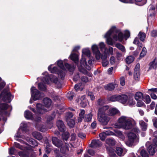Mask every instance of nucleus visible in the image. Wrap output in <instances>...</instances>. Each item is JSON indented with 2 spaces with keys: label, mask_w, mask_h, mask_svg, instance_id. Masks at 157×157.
Masks as SVG:
<instances>
[{
  "label": "nucleus",
  "mask_w": 157,
  "mask_h": 157,
  "mask_svg": "<svg viewBox=\"0 0 157 157\" xmlns=\"http://www.w3.org/2000/svg\"><path fill=\"white\" fill-rule=\"evenodd\" d=\"M106 38L107 43L109 45H113L117 40L121 41L123 39V35L120 30L113 26L106 33L104 36Z\"/></svg>",
  "instance_id": "1"
},
{
  "label": "nucleus",
  "mask_w": 157,
  "mask_h": 157,
  "mask_svg": "<svg viewBox=\"0 0 157 157\" xmlns=\"http://www.w3.org/2000/svg\"><path fill=\"white\" fill-rule=\"evenodd\" d=\"M109 109V106L106 105L99 108L98 110L97 119L98 121L102 125H107L110 120V118L107 115Z\"/></svg>",
  "instance_id": "2"
},
{
  "label": "nucleus",
  "mask_w": 157,
  "mask_h": 157,
  "mask_svg": "<svg viewBox=\"0 0 157 157\" xmlns=\"http://www.w3.org/2000/svg\"><path fill=\"white\" fill-rule=\"evenodd\" d=\"M134 122L133 119L125 116H122L118 119V123L115 124L117 128H122L126 130H129L133 127Z\"/></svg>",
  "instance_id": "3"
},
{
  "label": "nucleus",
  "mask_w": 157,
  "mask_h": 157,
  "mask_svg": "<svg viewBox=\"0 0 157 157\" xmlns=\"http://www.w3.org/2000/svg\"><path fill=\"white\" fill-rule=\"evenodd\" d=\"M128 140L125 142L127 145L132 147L136 144L139 141V137L133 132H130L128 134Z\"/></svg>",
  "instance_id": "4"
},
{
  "label": "nucleus",
  "mask_w": 157,
  "mask_h": 157,
  "mask_svg": "<svg viewBox=\"0 0 157 157\" xmlns=\"http://www.w3.org/2000/svg\"><path fill=\"white\" fill-rule=\"evenodd\" d=\"M92 49L95 57L97 60H99L101 58L103 60H105L107 57V54L104 52V54L101 55L97 45L94 44L92 46Z\"/></svg>",
  "instance_id": "5"
},
{
  "label": "nucleus",
  "mask_w": 157,
  "mask_h": 157,
  "mask_svg": "<svg viewBox=\"0 0 157 157\" xmlns=\"http://www.w3.org/2000/svg\"><path fill=\"white\" fill-rule=\"evenodd\" d=\"M0 97L5 102H10L13 97L11 95L8 88H5L1 93Z\"/></svg>",
  "instance_id": "6"
},
{
  "label": "nucleus",
  "mask_w": 157,
  "mask_h": 157,
  "mask_svg": "<svg viewBox=\"0 0 157 157\" xmlns=\"http://www.w3.org/2000/svg\"><path fill=\"white\" fill-rule=\"evenodd\" d=\"M85 113L84 110H81L80 113L79 114V117L78 118V122H81L83 119H84L85 121L89 122L91 121L93 115L92 113H89L86 114L84 117V115Z\"/></svg>",
  "instance_id": "7"
},
{
  "label": "nucleus",
  "mask_w": 157,
  "mask_h": 157,
  "mask_svg": "<svg viewBox=\"0 0 157 157\" xmlns=\"http://www.w3.org/2000/svg\"><path fill=\"white\" fill-rule=\"evenodd\" d=\"M69 150L67 144L65 146H62L60 148V151L57 150L54 151V153L56 157H66L67 155L66 152Z\"/></svg>",
  "instance_id": "8"
},
{
  "label": "nucleus",
  "mask_w": 157,
  "mask_h": 157,
  "mask_svg": "<svg viewBox=\"0 0 157 157\" xmlns=\"http://www.w3.org/2000/svg\"><path fill=\"white\" fill-rule=\"evenodd\" d=\"M32 98L34 101L39 99L44 96V94L40 93L35 87L33 86L31 88Z\"/></svg>",
  "instance_id": "9"
},
{
  "label": "nucleus",
  "mask_w": 157,
  "mask_h": 157,
  "mask_svg": "<svg viewBox=\"0 0 157 157\" xmlns=\"http://www.w3.org/2000/svg\"><path fill=\"white\" fill-rule=\"evenodd\" d=\"M150 144L149 142H147L146 144L147 150L150 154L151 155H154L155 152L156 147L157 146L154 143Z\"/></svg>",
  "instance_id": "10"
},
{
  "label": "nucleus",
  "mask_w": 157,
  "mask_h": 157,
  "mask_svg": "<svg viewBox=\"0 0 157 157\" xmlns=\"http://www.w3.org/2000/svg\"><path fill=\"white\" fill-rule=\"evenodd\" d=\"M36 107L37 112L39 113L43 114L47 111V110L44 108V106L40 103H37Z\"/></svg>",
  "instance_id": "11"
},
{
  "label": "nucleus",
  "mask_w": 157,
  "mask_h": 157,
  "mask_svg": "<svg viewBox=\"0 0 157 157\" xmlns=\"http://www.w3.org/2000/svg\"><path fill=\"white\" fill-rule=\"evenodd\" d=\"M140 64L137 63L135 67L134 73V77L136 80H138L140 76Z\"/></svg>",
  "instance_id": "12"
},
{
  "label": "nucleus",
  "mask_w": 157,
  "mask_h": 157,
  "mask_svg": "<svg viewBox=\"0 0 157 157\" xmlns=\"http://www.w3.org/2000/svg\"><path fill=\"white\" fill-rule=\"evenodd\" d=\"M52 141L53 144L56 147H59L63 146L62 141L56 137H53L52 138Z\"/></svg>",
  "instance_id": "13"
},
{
  "label": "nucleus",
  "mask_w": 157,
  "mask_h": 157,
  "mask_svg": "<svg viewBox=\"0 0 157 157\" xmlns=\"http://www.w3.org/2000/svg\"><path fill=\"white\" fill-rule=\"evenodd\" d=\"M101 145V142L99 140H92L90 144V147L93 148H96L100 146Z\"/></svg>",
  "instance_id": "14"
},
{
  "label": "nucleus",
  "mask_w": 157,
  "mask_h": 157,
  "mask_svg": "<svg viewBox=\"0 0 157 157\" xmlns=\"http://www.w3.org/2000/svg\"><path fill=\"white\" fill-rule=\"evenodd\" d=\"M80 64L81 66L82 67V66H84V67L88 70H90L91 69L90 66L87 64L86 59L85 58L83 57L80 60Z\"/></svg>",
  "instance_id": "15"
},
{
  "label": "nucleus",
  "mask_w": 157,
  "mask_h": 157,
  "mask_svg": "<svg viewBox=\"0 0 157 157\" xmlns=\"http://www.w3.org/2000/svg\"><path fill=\"white\" fill-rule=\"evenodd\" d=\"M56 125L60 131L64 132L65 131V126L62 121L58 120L56 122Z\"/></svg>",
  "instance_id": "16"
},
{
  "label": "nucleus",
  "mask_w": 157,
  "mask_h": 157,
  "mask_svg": "<svg viewBox=\"0 0 157 157\" xmlns=\"http://www.w3.org/2000/svg\"><path fill=\"white\" fill-rule=\"evenodd\" d=\"M128 97L125 94H122L119 95V100L118 101L121 102L123 104H124L126 103L128 100Z\"/></svg>",
  "instance_id": "17"
},
{
  "label": "nucleus",
  "mask_w": 157,
  "mask_h": 157,
  "mask_svg": "<svg viewBox=\"0 0 157 157\" xmlns=\"http://www.w3.org/2000/svg\"><path fill=\"white\" fill-rule=\"evenodd\" d=\"M116 153L119 156H123L125 153L126 151L124 149L120 147H117L116 148Z\"/></svg>",
  "instance_id": "18"
},
{
  "label": "nucleus",
  "mask_w": 157,
  "mask_h": 157,
  "mask_svg": "<svg viewBox=\"0 0 157 157\" xmlns=\"http://www.w3.org/2000/svg\"><path fill=\"white\" fill-rule=\"evenodd\" d=\"M43 103L46 107L49 108L51 105L52 101L50 98H46L43 99Z\"/></svg>",
  "instance_id": "19"
},
{
  "label": "nucleus",
  "mask_w": 157,
  "mask_h": 157,
  "mask_svg": "<svg viewBox=\"0 0 157 157\" xmlns=\"http://www.w3.org/2000/svg\"><path fill=\"white\" fill-rule=\"evenodd\" d=\"M149 67L148 71L152 69H156L157 67V61H156V59H155L151 62L149 64Z\"/></svg>",
  "instance_id": "20"
},
{
  "label": "nucleus",
  "mask_w": 157,
  "mask_h": 157,
  "mask_svg": "<svg viewBox=\"0 0 157 157\" xmlns=\"http://www.w3.org/2000/svg\"><path fill=\"white\" fill-rule=\"evenodd\" d=\"M107 113V115L109 116H113L117 113L118 112V110L114 108H112L109 110Z\"/></svg>",
  "instance_id": "21"
},
{
  "label": "nucleus",
  "mask_w": 157,
  "mask_h": 157,
  "mask_svg": "<svg viewBox=\"0 0 157 157\" xmlns=\"http://www.w3.org/2000/svg\"><path fill=\"white\" fill-rule=\"evenodd\" d=\"M81 106L83 107H85L87 106L88 102L86 99L85 98V95L82 96L81 98Z\"/></svg>",
  "instance_id": "22"
},
{
  "label": "nucleus",
  "mask_w": 157,
  "mask_h": 157,
  "mask_svg": "<svg viewBox=\"0 0 157 157\" xmlns=\"http://www.w3.org/2000/svg\"><path fill=\"white\" fill-rule=\"evenodd\" d=\"M70 58L76 64L78 63L79 58L78 54L74 53L71 54L70 56Z\"/></svg>",
  "instance_id": "23"
},
{
  "label": "nucleus",
  "mask_w": 157,
  "mask_h": 157,
  "mask_svg": "<svg viewBox=\"0 0 157 157\" xmlns=\"http://www.w3.org/2000/svg\"><path fill=\"white\" fill-rule=\"evenodd\" d=\"M32 134L34 138L38 140H40L43 137L42 135L39 132L36 131L34 132H33Z\"/></svg>",
  "instance_id": "24"
},
{
  "label": "nucleus",
  "mask_w": 157,
  "mask_h": 157,
  "mask_svg": "<svg viewBox=\"0 0 157 157\" xmlns=\"http://www.w3.org/2000/svg\"><path fill=\"white\" fill-rule=\"evenodd\" d=\"M24 116L25 118L28 119H32L33 118L32 113L29 110H26L25 112Z\"/></svg>",
  "instance_id": "25"
},
{
  "label": "nucleus",
  "mask_w": 157,
  "mask_h": 157,
  "mask_svg": "<svg viewBox=\"0 0 157 157\" xmlns=\"http://www.w3.org/2000/svg\"><path fill=\"white\" fill-rule=\"evenodd\" d=\"M106 143L110 146H113L115 145L116 142L113 139L108 138L106 140Z\"/></svg>",
  "instance_id": "26"
},
{
  "label": "nucleus",
  "mask_w": 157,
  "mask_h": 157,
  "mask_svg": "<svg viewBox=\"0 0 157 157\" xmlns=\"http://www.w3.org/2000/svg\"><path fill=\"white\" fill-rule=\"evenodd\" d=\"M143 94L140 92H137L136 94L135 98L137 100H141L144 98Z\"/></svg>",
  "instance_id": "27"
},
{
  "label": "nucleus",
  "mask_w": 157,
  "mask_h": 157,
  "mask_svg": "<svg viewBox=\"0 0 157 157\" xmlns=\"http://www.w3.org/2000/svg\"><path fill=\"white\" fill-rule=\"evenodd\" d=\"M55 113H54L51 115L48 116L47 118V123L48 124L49 123L51 124L52 123V121L55 118Z\"/></svg>",
  "instance_id": "28"
},
{
  "label": "nucleus",
  "mask_w": 157,
  "mask_h": 157,
  "mask_svg": "<svg viewBox=\"0 0 157 157\" xmlns=\"http://www.w3.org/2000/svg\"><path fill=\"white\" fill-rule=\"evenodd\" d=\"M139 124L142 131H145L147 127V124L143 121H141L139 122Z\"/></svg>",
  "instance_id": "29"
},
{
  "label": "nucleus",
  "mask_w": 157,
  "mask_h": 157,
  "mask_svg": "<svg viewBox=\"0 0 157 157\" xmlns=\"http://www.w3.org/2000/svg\"><path fill=\"white\" fill-rule=\"evenodd\" d=\"M9 105L6 103H2L0 105V113L3 111L6 110L8 108Z\"/></svg>",
  "instance_id": "30"
},
{
  "label": "nucleus",
  "mask_w": 157,
  "mask_h": 157,
  "mask_svg": "<svg viewBox=\"0 0 157 157\" xmlns=\"http://www.w3.org/2000/svg\"><path fill=\"white\" fill-rule=\"evenodd\" d=\"M52 65H51L48 67V70L49 71H50L52 73H55L56 72L57 73H58V72L59 71L58 70L57 67H55L52 68Z\"/></svg>",
  "instance_id": "31"
},
{
  "label": "nucleus",
  "mask_w": 157,
  "mask_h": 157,
  "mask_svg": "<svg viewBox=\"0 0 157 157\" xmlns=\"http://www.w3.org/2000/svg\"><path fill=\"white\" fill-rule=\"evenodd\" d=\"M138 36L141 41H144L145 39L146 35L144 33L140 32L138 34Z\"/></svg>",
  "instance_id": "32"
},
{
  "label": "nucleus",
  "mask_w": 157,
  "mask_h": 157,
  "mask_svg": "<svg viewBox=\"0 0 157 157\" xmlns=\"http://www.w3.org/2000/svg\"><path fill=\"white\" fill-rule=\"evenodd\" d=\"M65 67L68 69V70L70 72L74 71L75 68V67L73 65H70L67 63L65 64Z\"/></svg>",
  "instance_id": "33"
},
{
  "label": "nucleus",
  "mask_w": 157,
  "mask_h": 157,
  "mask_svg": "<svg viewBox=\"0 0 157 157\" xmlns=\"http://www.w3.org/2000/svg\"><path fill=\"white\" fill-rule=\"evenodd\" d=\"M67 123L68 126L71 128L74 127L75 124V121L74 119H67Z\"/></svg>",
  "instance_id": "34"
},
{
  "label": "nucleus",
  "mask_w": 157,
  "mask_h": 157,
  "mask_svg": "<svg viewBox=\"0 0 157 157\" xmlns=\"http://www.w3.org/2000/svg\"><path fill=\"white\" fill-rule=\"evenodd\" d=\"M115 86L114 84L112 83L109 84L107 85L105 87V89L109 90H112L114 89Z\"/></svg>",
  "instance_id": "35"
},
{
  "label": "nucleus",
  "mask_w": 157,
  "mask_h": 157,
  "mask_svg": "<svg viewBox=\"0 0 157 157\" xmlns=\"http://www.w3.org/2000/svg\"><path fill=\"white\" fill-rule=\"evenodd\" d=\"M36 127L38 130L41 132H44L47 130V128L44 125H36Z\"/></svg>",
  "instance_id": "36"
},
{
  "label": "nucleus",
  "mask_w": 157,
  "mask_h": 157,
  "mask_svg": "<svg viewBox=\"0 0 157 157\" xmlns=\"http://www.w3.org/2000/svg\"><path fill=\"white\" fill-rule=\"evenodd\" d=\"M119 95H113L109 97L108 99L112 101H118L119 100Z\"/></svg>",
  "instance_id": "37"
},
{
  "label": "nucleus",
  "mask_w": 157,
  "mask_h": 157,
  "mask_svg": "<svg viewBox=\"0 0 157 157\" xmlns=\"http://www.w3.org/2000/svg\"><path fill=\"white\" fill-rule=\"evenodd\" d=\"M133 43L134 44H137L138 46L139 49L141 48L142 47L143 45L140 42L137 37L135 38L133 42Z\"/></svg>",
  "instance_id": "38"
},
{
  "label": "nucleus",
  "mask_w": 157,
  "mask_h": 157,
  "mask_svg": "<svg viewBox=\"0 0 157 157\" xmlns=\"http://www.w3.org/2000/svg\"><path fill=\"white\" fill-rule=\"evenodd\" d=\"M136 4L139 6H143L146 2V0H135Z\"/></svg>",
  "instance_id": "39"
},
{
  "label": "nucleus",
  "mask_w": 157,
  "mask_h": 157,
  "mask_svg": "<svg viewBox=\"0 0 157 157\" xmlns=\"http://www.w3.org/2000/svg\"><path fill=\"white\" fill-rule=\"evenodd\" d=\"M53 82L54 83L56 84L58 87L60 88L61 86V82L58 80V79L56 78H53Z\"/></svg>",
  "instance_id": "40"
},
{
  "label": "nucleus",
  "mask_w": 157,
  "mask_h": 157,
  "mask_svg": "<svg viewBox=\"0 0 157 157\" xmlns=\"http://www.w3.org/2000/svg\"><path fill=\"white\" fill-rule=\"evenodd\" d=\"M134 60V57L132 56H128L126 59V62L128 64H129L132 63Z\"/></svg>",
  "instance_id": "41"
},
{
  "label": "nucleus",
  "mask_w": 157,
  "mask_h": 157,
  "mask_svg": "<svg viewBox=\"0 0 157 157\" xmlns=\"http://www.w3.org/2000/svg\"><path fill=\"white\" fill-rule=\"evenodd\" d=\"M115 46L122 52H124L125 48L120 43H117L116 44Z\"/></svg>",
  "instance_id": "42"
},
{
  "label": "nucleus",
  "mask_w": 157,
  "mask_h": 157,
  "mask_svg": "<svg viewBox=\"0 0 157 157\" xmlns=\"http://www.w3.org/2000/svg\"><path fill=\"white\" fill-rule=\"evenodd\" d=\"M147 53V50L145 48L143 47L140 54V58H142Z\"/></svg>",
  "instance_id": "43"
},
{
  "label": "nucleus",
  "mask_w": 157,
  "mask_h": 157,
  "mask_svg": "<svg viewBox=\"0 0 157 157\" xmlns=\"http://www.w3.org/2000/svg\"><path fill=\"white\" fill-rule=\"evenodd\" d=\"M82 53L83 54L86 55L87 56L89 57L90 56V51L87 49H84L82 50Z\"/></svg>",
  "instance_id": "44"
},
{
  "label": "nucleus",
  "mask_w": 157,
  "mask_h": 157,
  "mask_svg": "<svg viewBox=\"0 0 157 157\" xmlns=\"http://www.w3.org/2000/svg\"><path fill=\"white\" fill-rule=\"evenodd\" d=\"M74 93L71 92H68L67 94V98L70 100H71L74 96Z\"/></svg>",
  "instance_id": "45"
},
{
  "label": "nucleus",
  "mask_w": 157,
  "mask_h": 157,
  "mask_svg": "<svg viewBox=\"0 0 157 157\" xmlns=\"http://www.w3.org/2000/svg\"><path fill=\"white\" fill-rule=\"evenodd\" d=\"M69 135L68 132H65L62 134V138L63 140L67 141L69 137Z\"/></svg>",
  "instance_id": "46"
},
{
  "label": "nucleus",
  "mask_w": 157,
  "mask_h": 157,
  "mask_svg": "<svg viewBox=\"0 0 157 157\" xmlns=\"http://www.w3.org/2000/svg\"><path fill=\"white\" fill-rule=\"evenodd\" d=\"M39 89L42 91H44L46 90L45 86L42 83H39L38 85Z\"/></svg>",
  "instance_id": "47"
},
{
  "label": "nucleus",
  "mask_w": 157,
  "mask_h": 157,
  "mask_svg": "<svg viewBox=\"0 0 157 157\" xmlns=\"http://www.w3.org/2000/svg\"><path fill=\"white\" fill-rule=\"evenodd\" d=\"M144 99L145 100V102L147 104L149 103L151 101V99L149 96L148 95H146L144 98Z\"/></svg>",
  "instance_id": "48"
},
{
  "label": "nucleus",
  "mask_w": 157,
  "mask_h": 157,
  "mask_svg": "<svg viewBox=\"0 0 157 157\" xmlns=\"http://www.w3.org/2000/svg\"><path fill=\"white\" fill-rule=\"evenodd\" d=\"M85 68L84 66H81L80 68H79V71L80 72H82L84 74H87L88 71L84 68Z\"/></svg>",
  "instance_id": "49"
},
{
  "label": "nucleus",
  "mask_w": 157,
  "mask_h": 157,
  "mask_svg": "<svg viewBox=\"0 0 157 157\" xmlns=\"http://www.w3.org/2000/svg\"><path fill=\"white\" fill-rule=\"evenodd\" d=\"M16 150L14 147H11L10 149L9 153L10 155H15Z\"/></svg>",
  "instance_id": "50"
},
{
  "label": "nucleus",
  "mask_w": 157,
  "mask_h": 157,
  "mask_svg": "<svg viewBox=\"0 0 157 157\" xmlns=\"http://www.w3.org/2000/svg\"><path fill=\"white\" fill-rule=\"evenodd\" d=\"M99 45L101 51H102L103 49H105V50H106V48L105 47V45L103 42H100L99 44Z\"/></svg>",
  "instance_id": "51"
},
{
  "label": "nucleus",
  "mask_w": 157,
  "mask_h": 157,
  "mask_svg": "<svg viewBox=\"0 0 157 157\" xmlns=\"http://www.w3.org/2000/svg\"><path fill=\"white\" fill-rule=\"evenodd\" d=\"M99 136L101 140H104L106 137L105 134L104 132H102L99 134Z\"/></svg>",
  "instance_id": "52"
},
{
  "label": "nucleus",
  "mask_w": 157,
  "mask_h": 157,
  "mask_svg": "<svg viewBox=\"0 0 157 157\" xmlns=\"http://www.w3.org/2000/svg\"><path fill=\"white\" fill-rule=\"evenodd\" d=\"M154 136L155 137L153 140V143L157 146V131L154 132L153 134Z\"/></svg>",
  "instance_id": "53"
},
{
  "label": "nucleus",
  "mask_w": 157,
  "mask_h": 157,
  "mask_svg": "<svg viewBox=\"0 0 157 157\" xmlns=\"http://www.w3.org/2000/svg\"><path fill=\"white\" fill-rule=\"evenodd\" d=\"M57 74L60 76L61 78H63L65 75V72L62 70L59 71Z\"/></svg>",
  "instance_id": "54"
},
{
  "label": "nucleus",
  "mask_w": 157,
  "mask_h": 157,
  "mask_svg": "<svg viewBox=\"0 0 157 157\" xmlns=\"http://www.w3.org/2000/svg\"><path fill=\"white\" fill-rule=\"evenodd\" d=\"M57 64L58 66L63 70V61L60 60L58 61Z\"/></svg>",
  "instance_id": "55"
},
{
  "label": "nucleus",
  "mask_w": 157,
  "mask_h": 157,
  "mask_svg": "<svg viewBox=\"0 0 157 157\" xmlns=\"http://www.w3.org/2000/svg\"><path fill=\"white\" fill-rule=\"evenodd\" d=\"M104 103V101L101 99H99L97 101V104L99 106L102 105Z\"/></svg>",
  "instance_id": "56"
},
{
  "label": "nucleus",
  "mask_w": 157,
  "mask_h": 157,
  "mask_svg": "<svg viewBox=\"0 0 157 157\" xmlns=\"http://www.w3.org/2000/svg\"><path fill=\"white\" fill-rule=\"evenodd\" d=\"M73 116V114L72 113L70 112L67 113L66 114V116L67 117V120L68 119H71V118Z\"/></svg>",
  "instance_id": "57"
},
{
  "label": "nucleus",
  "mask_w": 157,
  "mask_h": 157,
  "mask_svg": "<svg viewBox=\"0 0 157 157\" xmlns=\"http://www.w3.org/2000/svg\"><path fill=\"white\" fill-rule=\"evenodd\" d=\"M120 84L122 86H124L125 85V79L124 77H122L120 78Z\"/></svg>",
  "instance_id": "58"
},
{
  "label": "nucleus",
  "mask_w": 157,
  "mask_h": 157,
  "mask_svg": "<svg viewBox=\"0 0 157 157\" xmlns=\"http://www.w3.org/2000/svg\"><path fill=\"white\" fill-rule=\"evenodd\" d=\"M136 105L138 107H142L145 106V105L144 103L141 101H138L136 104Z\"/></svg>",
  "instance_id": "59"
},
{
  "label": "nucleus",
  "mask_w": 157,
  "mask_h": 157,
  "mask_svg": "<svg viewBox=\"0 0 157 157\" xmlns=\"http://www.w3.org/2000/svg\"><path fill=\"white\" fill-rule=\"evenodd\" d=\"M87 152L88 153L92 156L94 155L95 154V152L92 149H88L87 151Z\"/></svg>",
  "instance_id": "60"
},
{
  "label": "nucleus",
  "mask_w": 157,
  "mask_h": 157,
  "mask_svg": "<svg viewBox=\"0 0 157 157\" xmlns=\"http://www.w3.org/2000/svg\"><path fill=\"white\" fill-rule=\"evenodd\" d=\"M87 95L89 97H90L91 99L92 100H93L94 99L95 97L92 93L90 92H88L87 93Z\"/></svg>",
  "instance_id": "61"
},
{
  "label": "nucleus",
  "mask_w": 157,
  "mask_h": 157,
  "mask_svg": "<svg viewBox=\"0 0 157 157\" xmlns=\"http://www.w3.org/2000/svg\"><path fill=\"white\" fill-rule=\"evenodd\" d=\"M78 136L79 137L82 139H85L86 137V135L82 132L79 133L78 134Z\"/></svg>",
  "instance_id": "62"
},
{
  "label": "nucleus",
  "mask_w": 157,
  "mask_h": 157,
  "mask_svg": "<svg viewBox=\"0 0 157 157\" xmlns=\"http://www.w3.org/2000/svg\"><path fill=\"white\" fill-rule=\"evenodd\" d=\"M109 62L108 60H104L102 62V65L104 67H106L108 65Z\"/></svg>",
  "instance_id": "63"
},
{
  "label": "nucleus",
  "mask_w": 157,
  "mask_h": 157,
  "mask_svg": "<svg viewBox=\"0 0 157 157\" xmlns=\"http://www.w3.org/2000/svg\"><path fill=\"white\" fill-rule=\"evenodd\" d=\"M151 35L153 37L157 36V30H153L152 31L151 33Z\"/></svg>",
  "instance_id": "64"
}]
</instances>
